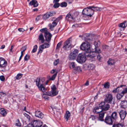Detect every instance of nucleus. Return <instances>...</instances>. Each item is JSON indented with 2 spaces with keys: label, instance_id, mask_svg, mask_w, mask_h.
<instances>
[{
  "label": "nucleus",
  "instance_id": "nucleus-1",
  "mask_svg": "<svg viewBox=\"0 0 127 127\" xmlns=\"http://www.w3.org/2000/svg\"><path fill=\"white\" fill-rule=\"evenodd\" d=\"M82 14L84 15L91 17L94 14L93 9L91 6H89L84 8L83 10Z\"/></svg>",
  "mask_w": 127,
  "mask_h": 127
},
{
  "label": "nucleus",
  "instance_id": "nucleus-2",
  "mask_svg": "<svg viewBox=\"0 0 127 127\" xmlns=\"http://www.w3.org/2000/svg\"><path fill=\"white\" fill-rule=\"evenodd\" d=\"M80 48L82 50H85L86 53H89L91 52L90 44L88 42H84L81 45Z\"/></svg>",
  "mask_w": 127,
  "mask_h": 127
},
{
  "label": "nucleus",
  "instance_id": "nucleus-3",
  "mask_svg": "<svg viewBox=\"0 0 127 127\" xmlns=\"http://www.w3.org/2000/svg\"><path fill=\"white\" fill-rule=\"evenodd\" d=\"M36 85L39 90L42 91L43 92H45L46 89L44 87L43 85L41 84L40 79L39 78H37L36 79Z\"/></svg>",
  "mask_w": 127,
  "mask_h": 127
},
{
  "label": "nucleus",
  "instance_id": "nucleus-4",
  "mask_svg": "<svg viewBox=\"0 0 127 127\" xmlns=\"http://www.w3.org/2000/svg\"><path fill=\"white\" fill-rule=\"evenodd\" d=\"M51 91L49 92L47 95L49 96H53L57 95L58 91L57 90V88L55 85H53L51 86Z\"/></svg>",
  "mask_w": 127,
  "mask_h": 127
},
{
  "label": "nucleus",
  "instance_id": "nucleus-5",
  "mask_svg": "<svg viewBox=\"0 0 127 127\" xmlns=\"http://www.w3.org/2000/svg\"><path fill=\"white\" fill-rule=\"evenodd\" d=\"M113 97L111 94H108L105 95L104 101L108 103H111Z\"/></svg>",
  "mask_w": 127,
  "mask_h": 127
},
{
  "label": "nucleus",
  "instance_id": "nucleus-6",
  "mask_svg": "<svg viewBox=\"0 0 127 127\" xmlns=\"http://www.w3.org/2000/svg\"><path fill=\"white\" fill-rule=\"evenodd\" d=\"M7 65V62L4 59L2 58H0V68H3L4 69ZM2 71H4L5 70H1Z\"/></svg>",
  "mask_w": 127,
  "mask_h": 127
},
{
  "label": "nucleus",
  "instance_id": "nucleus-7",
  "mask_svg": "<svg viewBox=\"0 0 127 127\" xmlns=\"http://www.w3.org/2000/svg\"><path fill=\"white\" fill-rule=\"evenodd\" d=\"M33 127H40L42 124V122L39 120H34L31 122Z\"/></svg>",
  "mask_w": 127,
  "mask_h": 127
},
{
  "label": "nucleus",
  "instance_id": "nucleus-8",
  "mask_svg": "<svg viewBox=\"0 0 127 127\" xmlns=\"http://www.w3.org/2000/svg\"><path fill=\"white\" fill-rule=\"evenodd\" d=\"M114 120L109 116L107 115L105 117L104 121L106 124L109 125H112Z\"/></svg>",
  "mask_w": 127,
  "mask_h": 127
},
{
  "label": "nucleus",
  "instance_id": "nucleus-9",
  "mask_svg": "<svg viewBox=\"0 0 127 127\" xmlns=\"http://www.w3.org/2000/svg\"><path fill=\"white\" fill-rule=\"evenodd\" d=\"M71 45L70 41L69 39H68L64 43L63 48L65 50H68L70 48Z\"/></svg>",
  "mask_w": 127,
  "mask_h": 127
},
{
  "label": "nucleus",
  "instance_id": "nucleus-10",
  "mask_svg": "<svg viewBox=\"0 0 127 127\" xmlns=\"http://www.w3.org/2000/svg\"><path fill=\"white\" fill-rule=\"evenodd\" d=\"M120 117L122 120H124L127 114V112L125 109H121L119 112Z\"/></svg>",
  "mask_w": 127,
  "mask_h": 127
},
{
  "label": "nucleus",
  "instance_id": "nucleus-11",
  "mask_svg": "<svg viewBox=\"0 0 127 127\" xmlns=\"http://www.w3.org/2000/svg\"><path fill=\"white\" fill-rule=\"evenodd\" d=\"M54 18H52L51 20L52 21H53L52 24L50 23L49 24V26L50 27V29L51 30H53V28L57 25L58 22L57 21H56L55 19L54 20Z\"/></svg>",
  "mask_w": 127,
  "mask_h": 127
},
{
  "label": "nucleus",
  "instance_id": "nucleus-12",
  "mask_svg": "<svg viewBox=\"0 0 127 127\" xmlns=\"http://www.w3.org/2000/svg\"><path fill=\"white\" fill-rule=\"evenodd\" d=\"M52 34L49 32H46L44 34L45 40L47 42H49L52 37Z\"/></svg>",
  "mask_w": 127,
  "mask_h": 127
},
{
  "label": "nucleus",
  "instance_id": "nucleus-13",
  "mask_svg": "<svg viewBox=\"0 0 127 127\" xmlns=\"http://www.w3.org/2000/svg\"><path fill=\"white\" fill-rule=\"evenodd\" d=\"M35 116L39 118H43L44 116V115L40 111L36 110L35 112Z\"/></svg>",
  "mask_w": 127,
  "mask_h": 127
},
{
  "label": "nucleus",
  "instance_id": "nucleus-14",
  "mask_svg": "<svg viewBox=\"0 0 127 127\" xmlns=\"http://www.w3.org/2000/svg\"><path fill=\"white\" fill-rule=\"evenodd\" d=\"M54 12H47L42 17L43 19L45 20L47 19L49 17L53 16L54 14H55V13L54 14Z\"/></svg>",
  "mask_w": 127,
  "mask_h": 127
},
{
  "label": "nucleus",
  "instance_id": "nucleus-15",
  "mask_svg": "<svg viewBox=\"0 0 127 127\" xmlns=\"http://www.w3.org/2000/svg\"><path fill=\"white\" fill-rule=\"evenodd\" d=\"M65 18L69 22H73L75 21L74 19L72 17L71 15L69 13L66 15Z\"/></svg>",
  "mask_w": 127,
  "mask_h": 127
},
{
  "label": "nucleus",
  "instance_id": "nucleus-16",
  "mask_svg": "<svg viewBox=\"0 0 127 127\" xmlns=\"http://www.w3.org/2000/svg\"><path fill=\"white\" fill-rule=\"evenodd\" d=\"M29 5H33L34 7H36L38 6V3L36 0H32L29 3Z\"/></svg>",
  "mask_w": 127,
  "mask_h": 127
},
{
  "label": "nucleus",
  "instance_id": "nucleus-17",
  "mask_svg": "<svg viewBox=\"0 0 127 127\" xmlns=\"http://www.w3.org/2000/svg\"><path fill=\"white\" fill-rule=\"evenodd\" d=\"M121 107L122 108H125L127 107V101L126 100L122 101L120 103Z\"/></svg>",
  "mask_w": 127,
  "mask_h": 127
},
{
  "label": "nucleus",
  "instance_id": "nucleus-18",
  "mask_svg": "<svg viewBox=\"0 0 127 127\" xmlns=\"http://www.w3.org/2000/svg\"><path fill=\"white\" fill-rule=\"evenodd\" d=\"M86 54L85 55H82V54H80V63H84L86 60V57H85Z\"/></svg>",
  "mask_w": 127,
  "mask_h": 127
},
{
  "label": "nucleus",
  "instance_id": "nucleus-19",
  "mask_svg": "<svg viewBox=\"0 0 127 127\" xmlns=\"http://www.w3.org/2000/svg\"><path fill=\"white\" fill-rule=\"evenodd\" d=\"M102 111V108L99 107H96L95 108L93 111L94 113L98 114L101 112Z\"/></svg>",
  "mask_w": 127,
  "mask_h": 127
},
{
  "label": "nucleus",
  "instance_id": "nucleus-20",
  "mask_svg": "<svg viewBox=\"0 0 127 127\" xmlns=\"http://www.w3.org/2000/svg\"><path fill=\"white\" fill-rule=\"evenodd\" d=\"M89 54L87 55H86V56H87V57L90 58H92L96 55V54H95V52H92L91 53V52L89 53H88Z\"/></svg>",
  "mask_w": 127,
  "mask_h": 127
},
{
  "label": "nucleus",
  "instance_id": "nucleus-21",
  "mask_svg": "<svg viewBox=\"0 0 127 127\" xmlns=\"http://www.w3.org/2000/svg\"><path fill=\"white\" fill-rule=\"evenodd\" d=\"M127 26V23L126 21H124L122 23H121L118 25V26L119 27L123 28H125Z\"/></svg>",
  "mask_w": 127,
  "mask_h": 127
},
{
  "label": "nucleus",
  "instance_id": "nucleus-22",
  "mask_svg": "<svg viewBox=\"0 0 127 127\" xmlns=\"http://www.w3.org/2000/svg\"><path fill=\"white\" fill-rule=\"evenodd\" d=\"M112 118L114 120H116L117 118V112L114 111L112 113L111 116Z\"/></svg>",
  "mask_w": 127,
  "mask_h": 127
},
{
  "label": "nucleus",
  "instance_id": "nucleus-23",
  "mask_svg": "<svg viewBox=\"0 0 127 127\" xmlns=\"http://www.w3.org/2000/svg\"><path fill=\"white\" fill-rule=\"evenodd\" d=\"M104 115V113L102 112L100 113L99 114V117L98 120L101 121H104L103 118Z\"/></svg>",
  "mask_w": 127,
  "mask_h": 127
},
{
  "label": "nucleus",
  "instance_id": "nucleus-24",
  "mask_svg": "<svg viewBox=\"0 0 127 127\" xmlns=\"http://www.w3.org/2000/svg\"><path fill=\"white\" fill-rule=\"evenodd\" d=\"M115 63V61L114 60L111 59H109L107 61L108 64L110 65H114Z\"/></svg>",
  "mask_w": 127,
  "mask_h": 127
},
{
  "label": "nucleus",
  "instance_id": "nucleus-25",
  "mask_svg": "<svg viewBox=\"0 0 127 127\" xmlns=\"http://www.w3.org/2000/svg\"><path fill=\"white\" fill-rule=\"evenodd\" d=\"M38 38L39 40L41 41V42L43 43L44 41V39L43 34L41 33L39 35Z\"/></svg>",
  "mask_w": 127,
  "mask_h": 127
},
{
  "label": "nucleus",
  "instance_id": "nucleus-26",
  "mask_svg": "<svg viewBox=\"0 0 127 127\" xmlns=\"http://www.w3.org/2000/svg\"><path fill=\"white\" fill-rule=\"evenodd\" d=\"M92 8L93 9L94 13L95 11H100L101 10V8L98 7L94 6H91Z\"/></svg>",
  "mask_w": 127,
  "mask_h": 127
},
{
  "label": "nucleus",
  "instance_id": "nucleus-27",
  "mask_svg": "<svg viewBox=\"0 0 127 127\" xmlns=\"http://www.w3.org/2000/svg\"><path fill=\"white\" fill-rule=\"evenodd\" d=\"M70 113L69 111H66L64 116V117L65 119H66V121H68L69 118L70 116Z\"/></svg>",
  "mask_w": 127,
  "mask_h": 127
},
{
  "label": "nucleus",
  "instance_id": "nucleus-28",
  "mask_svg": "<svg viewBox=\"0 0 127 127\" xmlns=\"http://www.w3.org/2000/svg\"><path fill=\"white\" fill-rule=\"evenodd\" d=\"M0 113L3 116H4L6 114L5 109L3 108L0 109Z\"/></svg>",
  "mask_w": 127,
  "mask_h": 127
},
{
  "label": "nucleus",
  "instance_id": "nucleus-29",
  "mask_svg": "<svg viewBox=\"0 0 127 127\" xmlns=\"http://www.w3.org/2000/svg\"><path fill=\"white\" fill-rule=\"evenodd\" d=\"M76 57L71 53L69 54L68 57L69 59L70 60H75Z\"/></svg>",
  "mask_w": 127,
  "mask_h": 127
},
{
  "label": "nucleus",
  "instance_id": "nucleus-30",
  "mask_svg": "<svg viewBox=\"0 0 127 127\" xmlns=\"http://www.w3.org/2000/svg\"><path fill=\"white\" fill-rule=\"evenodd\" d=\"M110 108V105L108 104L105 105L102 109V110L106 111L108 110Z\"/></svg>",
  "mask_w": 127,
  "mask_h": 127
},
{
  "label": "nucleus",
  "instance_id": "nucleus-31",
  "mask_svg": "<svg viewBox=\"0 0 127 127\" xmlns=\"http://www.w3.org/2000/svg\"><path fill=\"white\" fill-rule=\"evenodd\" d=\"M79 52V50L75 49L73 52H71L72 54L76 57L78 55Z\"/></svg>",
  "mask_w": 127,
  "mask_h": 127
},
{
  "label": "nucleus",
  "instance_id": "nucleus-32",
  "mask_svg": "<svg viewBox=\"0 0 127 127\" xmlns=\"http://www.w3.org/2000/svg\"><path fill=\"white\" fill-rule=\"evenodd\" d=\"M94 44L95 46V48L98 47L100 45V42L99 40L97 41H95L94 43Z\"/></svg>",
  "mask_w": 127,
  "mask_h": 127
},
{
  "label": "nucleus",
  "instance_id": "nucleus-33",
  "mask_svg": "<svg viewBox=\"0 0 127 127\" xmlns=\"http://www.w3.org/2000/svg\"><path fill=\"white\" fill-rule=\"evenodd\" d=\"M124 126V125L121 123H118L116 124H114L112 127H123Z\"/></svg>",
  "mask_w": 127,
  "mask_h": 127
},
{
  "label": "nucleus",
  "instance_id": "nucleus-34",
  "mask_svg": "<svg viewBox=\"0 0 127 127\" xmlns=\"http://www.w3.org/2000/svg\"><path fill=\"white\" fill-rule=\"evenodd\" d=\"M95 52H95V54H96V53H97L98 54H99L101 52V51L100 49H99L98 47H96L95 48Z\"/></svg>",
  "mask_w": 127,
  "mask_h": 127
},
{
  "label": "nucleus",
  "instance_id": "nucleus-35",
  "mask_svg": "<svg viewBox=\"0 0 127 127\" xmlns=\"http://www.w3.org/2000/svg\"><path fill=\"white\" fill-rule=\"evenodd\" d=\"M57 72L55 73L49 79L50 80H54L57 76Z\"/></svg>",
  "mask_w": 127,
  "mask_h": 127
},
{
  "label": "nucleus",
  "instance_id": "nucleus-36",
  "mask_svg": "<svg viewBox=\"0 0 127 127\" xmlns=\"http://www.w3.org/2000/svg\"><path fill=\"white\" fill-rule=\"evenodd\" d=\"M95 67V65L93 64H90L88 66V68L89 70H92Z\"/></svg>",
  "mask_w": 127,
  "mask_h": 127
},
{
  "label": "nucleus",
  "instance_id": "nucleus-37",
  "mask_svg": "<svg viewBox=\"0 0 127 127\" xmlns=\"http://www.w3.org/2000/svg\"><path fill=\"white\" fill-rule=\"evenodd\" d=\"M6 95V93L3 92H0V99L2 98V97Z\"/></svg>",
  "mask_w": 127,
  "mask_h": 127
},
{
  "label": "nucleus",
  "instance_id": "nucleus-38",
  "mask_svg": "<svg viewBox=\"0 0 127 127\" xmlns=\"http://www.w3.org/2000/svg\"><path fill=\"white\" fill-rule=\"evenodd\" d=\"M15 125L16 126L19 127L21 126V124L19 119H17Z\"/></svg>",
  "mask_w": 127,
  "mask_h": 127
},
{
  "label": "nucleus",
  "instance_id": "nucleus-39",
  "mask_svg": "<svg viewBox=\"0 0 127 127\" xmlns=\"http://www.w3.org/2000/svg\"><path fill=\"white\" fill-rule=\"evenodd\" d=\"M123 96L121 94H118L117 95V98L118 99H120Z\"/></svg>",
  "mask_w": 127,
  "mask_h": 127
},
{
  "label": "nucleus",
  "instance_id": "nucleus-40",
  "mask_svg": "<svg viewBox=\"0 0 127 127\" xmlns=\"http://www.w3.org/2000/svg\"><path fill=\"white\" fill-rule=\"evenodd\" d=\"M110 85L109 82H107L104 85V87L106 88H108L109 87Z\"/></svg>",
  "mask_w": 127,
  "mask_h": 127
},
{
  "label": "nucleus",
  "instance_id": "nucleus-41",
  "mask_svg": "<svg viewBox=\"0 0 127 127\" xmlns=\"http://www.w3.org/2000/svg\"><path fill=\"white\" fill-rule=\"evenodd\" d=\"M105 102H101L99 104V107H100L102 109V108L104 107V105H105Z\"/></svg>",
  "mask_w": 127,
  "mask_h": 127
},
{
  "label": "nucleus",
  "instance_id": "nucleus-42",
  "mask_svg": "<svg viewBox=\"0 0 127 127\" xmlns=\"http://www.w3.org/2000/svg\"><path fill=\"white\" fill-rule=\"evenodd\" d=\"M37 46L36 45H35L33 47V48L32 49V53H34L36 51L37 49Z\"/></svg>",
  "mask_w": 127,
  "mask_h": 127
},
{
  "label": "nucleus",
  "instance_id": "nucleus-43",
  "mask_svg": "<svg viewBox=\"0 0 127 127\" xmlns=\"http://www.w3.org/2000/svg\"><path fill=\"white\" fill-rule=\"evenodd\" d=\"M59 62V59H57L56 60H55L54 62V65L55 66Z\"/></svg>",
  "mask_w": 127,
  "mask_h": 127
},
{
  "label": "nucleus",
  "instance_id": "nucleus-44",
  "mask_svg": "<svg viewBox=\"0 0 127 127\" xmlns=\"http://www.w3.org/2000/svg\"><path fill=\"white\" fill-rule=\"evenodd\" d=\"M40 31L42 32H43L44 33V34H45V33L46 32H48L47 31V29L46 28H43L41 29L40 30Z\"/></svg>",
  "mask_w": 127,
  "mask_h": 127
},
{
  "label": "nucleus",
  "instance_id": "nucleus-45",
  "mask_svg": "<svg viewBox=\"0 0 127 127\" xmlns=\"http://www.w3.org/2000/svg\"><path fill=\"white\" fill-rule=\"evenodd\" d=\"M22 75L21 74H18L16 76V79H19L22 77Z\"/></svg>",
  "mask_w": 127,
  "mask_h": 127
},
{
  "label": "nucleus",
  "instance_id": "nucleus-46",
  "mask_svg": "<svg viewBox=\"0 0 127 127\" xmlns=\"http://www.w3.org/2000/svg\"><path fill=\"white\" fill-rule=\"evenodd\" d=\"M67 4L65 2H63L61 4V6L62 7H65L67 6Z\"/></svg>",
  "mask_w": 127,
  "mask_h": 127
},
{
  "label": "nucleus",
  "instance_id": "nucleus-47",
  "mask_svg": "<svg viewBox=\"0 0 127 127\" xmlns=\"http://www.w3.org/2000/svg\"><path fill=\"white\" fill-rule=\"evenodd\" d=\"M50 43H49V42L48 43H44V46H45L44 48H47L49 47L50 46Z\"/></svg>",
  "mask_w": 127,
  "mask_h": 127
},
{
  "label": "nucleus",
  "instance_id": "nucleus-48",
  "mask_svg": "<svg viewBox=\"0 0 127 127\" xmlns=\"http://www.w3.org/2000/svg\"><path fill=\"white\" fill-rule=\"evenodd\" d=\"M30 57L29 55H26L24 58V60L25 61H26L28 60L29 59Z\"/></svg>",
  "mask_w": 127,
  "mask_h": 127
},
{
  "label": "nucleus",
  "instance_id": "nucleus-49",
  "mask_svg": "<svg viewBox=\"0 0 127 127\" xmlns=\"http://www.w3.org/2000/svg\"><path fill=\"white\" fill-rule=\"evenodd\" d=\"M60 5V4L58 3H55V4L53 5V7L55 8H57L59 7Z\"/></svg>",
  "mask_w": 127,
  "mask_h": 127
},
{
  "label": "nucleus",
  "instance_id": "nucleus-50",
  "mask_svg": "<svg viewBox=\"0 0 127 127\" xmlns=\"http://www.w3.org/2000/svg\"><path fill=\"white\" fill-rule=\"evenodd\" d=\"M27 47L26 46H24L22 47L20 49L21 51L24 52L26 49Z\"/></svg>",
  "mask_w": 127,
  "mask_h": 127
},
{
  "label": "nucleus",
  "instance_id": "nucleus-51",
  "mask_svg": "<svg viewBox=\"0 0 127 127\" xmlns=\"http://www.w3.org/2000/svg\"><path fill=\"white\" fill-rule=\"evenodd\" d=\"M102 57L99 54L97 55V58L100 61L102 58Z\"/></svg>",
  "mask_w": 127,
  "mask_h": 127
},
{
  "label": "nucleus",
  "instance_id": "nucleus-52",
  "mask_svg": "<svg viewBox=\"0 0 127 127\" xmlns=\"http://www.w3.org/2000/svg\"><path fill=\"white\" fill-rule=\"evenodd\" d=\"M62 44V42H59L57 45L56 49H59L60 48L61 45Z\"/></svg>",
  "mask_w": 127,
  "mask_h": 127
},
{
  "label": "nucleus",
  "instance_id": "nucleus-53",
  "mask_svg": "<svg viewBox=\"0 0 127 127\" xmlns=\"http://www.w3.org/2000/svg\"><path fill=\"white\" fill-rule=\"evenodd\" d=\"M62 16H60V17H58V18H57L56 19H55L56 20V21H57L58 22L60 20L62 19Z\"/></svg>",
  "mask_w": 127,
  "mask_h": 127
},
{
  "label": "nucleus",
  "instance_id": "nucleus-54",
  "mask_svg": "<svg viewBox=\"0 0 127 127\" xmlns=\"http://www.w3.org/2000/svg\"><path fill=\"white\" fill-rule=\"evenodd\" d=\"M119 88V87H118L116 88L115 89L113 90L112 92L114 93H116L119 91V90H118V89Z\"/></svg>",
  "mask_w": 127,
  "mask_h": 127
},
{
  "label": "nucleus",
  "instance_id": "nucleus-55",
  "mask_svg": "<svg viewBox=\"0 0 127 127\" xmlns=\"http://www.w3.org/2000/svg\"><path fill=\"white\" fill-rule=\"evenodd\" d=\"M90 118V119H91L92 120H94L95 119V117L94 115H91Z\"/></svg>",
  "mask_w": 127,
  "mask_h": 127
},
{
  "label": "nucleus",
  "instance_id": "nucleus-56",
  "mask_svg": "<svg viewBox=\"0 0 127 127\" xmlns=\"http://www.w3.org/2000/svg\"><path fill=\"white\" fill-rule=\"evenodd\" d=\"M0 79L2 81H4L5 80V78L4 76H0Z\"/></svg>",
  "mask_w": 127,
  "mask_h": 127
},
{
  "label": "nucleus",
  "instance_id": "nucleus-57",
  "mask_svg": "<svg viewBox=\"0 0 127 127\" xmlns=\"http://www.w3.org/2000/svg\"><path fill=\"white\" fill-rule=\"evenodd\" d=\"M25 116L29 120H30V116L29 115L26 114L25 115Z\"/></svg>",
  "mask_w": 127,
  "mask_h": 127
},
{
  "label": "nucleus",
  "instance_id": "nucleus-58",
  "mask_svg": "<svg viewBox=\"0 0 127 127\" xmlns=\"http://www.w3.org/2000/svg\"><path fill=\"white\" fill-rule=\"evenodd\" d=\"M18 30L19 31L21 32H23L25 31V30L23 28H19L18 29Z\"/></svg>",
  "mask_w": 127,
  "mask_h": 127
},
{
  "label": "nucleus",
  "instance_id": "nucleus-59",
  "mask_svg": "<svg viewBox=\"0 0 127 127\" xmlns=\"http://www.w3.org/2000/svg\"><path fill=\"white\" fill-rule=\"evenodd\" d=\"M70 66H72V68H74L75 66L74 63H71L70 64Z\"/></svg>",
  "mask_w": 127,
  "mask_h": 127
},
{
  "label": "nucleus",
  "instance_id": "nucleus-60",
  "mask_svg": "<svg viewBox=\"0 0 127 127\" xmlns=\"http://www.w3.org/2000/svg\"><path fill=\"white\" fill-rule=\"evenodd\" d=\"M44 47H45V46H44V44H42V45H40V46L39 48H40L41 49L43 50V49L45 48H44Z\"/></svg>",
  "mask_w": 127,
  "mask_h": 127
},
{
  "label": "nucleus",
  "instance_id": "nucleus-61",
  "mask_svg": "<svg viewBox=\"0 0 127 127\" xmlns=\"http://www.w3.org/2000/svg\"><path fill=\"white\" fill-rule=\"evenodd\" d=\"M108 46L106 45H103V48L104 49H106L108 48Z\"/></svg>",
  "mask_w": 127,
  "mask_h": 127
},
{
  "label": "nucleus",
  "instance_id": "nucleus-62",
  "mask_svg": "<svg viewBox=\"0 0 127 127\" xmlns=\"http://www.w3.org/2000/svg\"><path fill=\"white\" fill-rule=\"evenodd\" d=\"M42 96L43 97L45 98V99H48V98L47 97V96L45 94H43L42 95Z\"/></svg>",
  "mask_w": 127,
  "mask_h": 127
},
{
  "label": "nucleus",
  "instance_id": "nucleus-63",
  "mask_svg": "<svg viewBox=\"0 0 127 127\" xmlns=\"http://www.w3.org/2000/svg\"><path fill=\"white\" fill-rule=\"evenodd\" d=\"M25 127H33L32 124H29L28 125Z\"/></svg>",
  "mask_w": 127,
  "mask_h": 127
},
{
  "label": "nucleus",
  "instance_id": "nucleus-64",
  "mask_svg": "<svg viewBox=\"0 0 127 127\" xmlns=\"http://www.w3.org/2000/svg\"><path fill=\"white\" fill-rule=\"evenodd\" d=\"M42 51L43 50L42 49H41L40 48H39V51L37 53V54L38 55L39 54L40 52V53H41L42 52Z\"/></svg>",
  "mask_w": 127,
  "mask_h": 127
}]
</instances>
